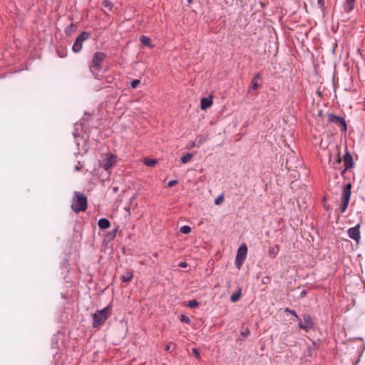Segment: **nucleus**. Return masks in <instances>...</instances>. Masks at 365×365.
<instances>
[{
    "label": "nucleus",
    "instance_id": "nucleus-1",
    "mask_svg": "<svg viewBox=\"0 0 365 365\" xmlns=\"http://www.w3.org/2000/svg\"><path fill=\"white\" fill-rule=\"evenodd\" d=\"M110 314V305H108L106 307L101 310H97L92 316L93 328H98L103 325L105 322L108 319Z\"/></svg>",
    "mask_w": 365,
    "mask_h": 365
},
{
    "label": "nucleus",
    "instance_id": "nucleus-2",
    "mask_svg": "<svg viewBox=\"0 0 365 365\" xmlns=\"http://www.w3.org/2000/svg\"><path fill=\"white\" fill-rule=\"evenodd\" d=\"M71 208L76 213L85 211L87 209L86 197L83 193L76 192L73 200Z\"/></svg>",
    "mask_w": 365,
    "mask_h": 365
},
{
    "label": "nucleus",
    "instance_id": "nucleus-3",
    "mask_svg": "<svg viewBox=\"0 0 365 365\" xmlns=\"http://www.w3.org/2000/svg\"><path fill=\"white\" fill-rule=\"evenodd\" d=\"M106 58V54L101 51H97L93 54L90 66V71L93 74L96 75L101 69V63Z\"/></svg>",
    "mask_w": 365,
    "mask_h": 365
},
{
    "label": "nucleus",
    "instance_id": "nucleus-4",
    "mask_svg": "<svg viewBox=\"0 0 365 365\" xmlns=\"http://www.w3.org/2000/svg\"><path fill=\"white\" fill-rule=\"evenodd\" d=\"M351 184L347 183L343 187L341 192V204L340 205L341 212L343 213L346 211L351 197Z\"/></svg>",
    "mask_w": 365,
    "mask_h": 365
},
{
    "label": "nucleus",
    "instance_id": "nucleus-5",
    "mask_svg": "<svg viewBox=\"0 0 365 365\" xmlns=\"http://www.w3.org/2000/svg\"><path fill=\"white\" fill-rule=\"evenodd\" d=\"M90 37V34L86 31H83L78 35L73 45L72 49L74 53H78L83 46V43Z\"/></svg>",
    "mask_w": 365,
    "mask_h": 365
},
{
    "label": "nucleus",
    "instance_id": "nucleus-6",
    "mask_svg": "<svg viewBox=\"0 0 365 365\" xmlns=\"http://www.w3.org/2000/svg\"><path fill=\"white\" fill-rule=\"evenodd\" d=\"M247 247L246 245L243 244L238 248L237 256L235 258V264L238 269H240L242 267L247 257Z\"/></svg>",
    "mask_w": 365,
    "mask_h": 365
},
{
    "label": "nucleus",
    "instance_id": "nucleus-7",
    "mask_svg": "<svg viewBox=\"0 0 365 365\" xmlns=\"http://www.w3.org/2000/svg\"><path fill=\"white\" fill-rule=\"evenodd\" d=\"M328 122L335 123L343 131H346L347 129L346 121L342 117L337 116L334 114H329Z\"/></svg>",
    "mask_w": 365,
    "mask_h": 365
},
{
    "label": "nucleus",
    "instance_id": "nucleus-8",
    "mask_svg": "<svg viewBox=\"0 0 365 365\" xmlns=\"http://www.w3.org/2000/svg\"><path fill=\"white\" fill-rule=\"evenodd\" d=\"M299 327L303 330L308 331L312 329L313 327V322L312 317L309 314H305L303 316V322L299 318Z\"/></svg>",
    "mask_w": 365,
    "mask_h": 365
},
{
    "label": "nucleus",
    "instance_id": "nucleus-9",
    "mask_svg": "<svg viewBox=\"0 0 365 365\" xmlns=\"http://www.w3.org/2000/svg\"><path fill=\"white\" fill-rule=\"evenodd\" d=\"M347 233L351 239L355 240L356 243L359 244L361 239L360 224H357L355 227L349 228Z\"/></svg>",
    "mask_w": 365,
    "mask_h": 365
},
{
    "label": "nucleus",
    "instance_id": "nucleus-10",
    "mask_svg": "<svg viewBox=\"0 0 365 365\" xmlns=\"http://www.w3.org/2000/svg\"><path fill=\"white\" fill-rule=\"evenodd\" d=\"M116 163V156L112 153H109L106 158L104 160L103 168L108 170L112 168Z\"/></svg>",
    "mask_w": 365,
    "mask_h": 365
},
{
    "label": "nucleus",
    "instance_id": "nucleus-11",
    "mask_svg": "<svg viewBox=\"0 0 365 365\" xmlns=\"http://www.w3.org/2000/svg\"><path fill=\"white\" fill-rule=\"evenodd\" d=\"M344 169L342 171V174H344L346 170L351 168L354 165V162L351 155L349 153H346L343 158Z\"/></svg>",
    "mask_w": 365,
    "mask_h": 365
},
{
    "label": "nucleus",
    "instance_id": "nucleus-12",
    "mask_svg": "<svg viewBox=\"0 0 365 365\" xmlns=\"http://www.w3.org/2000/svg\"><path fill=\"white\" fill-rule=\"evenodd\" d=\"M212 105V96L209 98H202L200 101V108L202 110H206Z\"/></svg>",
    "mask_w": 365,
    "mask_h": 365
},
{
    "label": "nucleus",
    "instance_id": "nucleus-13",
    "mask_svg": "<svg viewBox=\"0 0 365 365\" xmlns=\"http://www.w3.org/2000/svg\"><path fill=\"white\" fill-rule=\"evenodd\" d=\"M98 225L101 229H108L110 226L109 220L106 218H101L98 220Z\"/></svg>",
    "mask_w": 365,
    "mask_h": 365
},
{
    "label": "nucleus",
    "instance_id": "nucleus-14",
    "mask_svg": "<svg viewBox=\"0 0 365 365\" xmlns=\"http://www.w3.org/2000/svg\"><path fill=\"white\" fill-rule=\"evenodd\" d=\"M259 77H260L259 73H257L252 78V80L251 82V89L252 90L256 91L258 89V88H259L258 80H259Z\"/></svg>",
    "mask_w": 365,
    "mask_h": 365
},
{
    "label": "nucleus",
    "instance_id": "nucleus-15",
    "mask_svg": "<svg viewBox=\"0 0 365 365\" xmlns=\"http://www.w3.org/2000/svg\"><path fill=\"white\" fill-rule=\"evenodd\" d=\"M279 251V245H275V246H273V247H269V250H268V255L271 257L274 258L278 254Z\"/></svg>",
    "mask_w": 365,
    "mask_h": 365
},
{
    "label": "nucleus",
    "instance_id": "nucleus-16",
    "mask_svg": "<svg viewBox=\"0 0 365 365\" xmlns=\"http://www.w3.org/2000/svg\"><path fill=\"white\" fill-rule=\"evenodd\" d=\"M133 277V274L132 272L126 271L121 277V280L123 282H130Z\"/></svg>",
    "mask_w": 365,
    "mask_h": 365
},
{
    "label": "nucleus",
    "instance_id": "nucleus-17",
    "mask_svg": "<svg viewBox=\"0 0 365 365\" xmlns=\"http://www.w3.org/2000/svg\"><path fill=\"white\" fill-rule=\"evenodd\" d=\"M355 0H346L345 10L348 12L351 11L354 9Z\"/></svg>",
    "mask_w": 365,
    "mask_h": 365
},
{
    "label": "nucleus",
    "instance_id": "nucleus-18",
    "mask_svg": "<svg viewBox=\"0 0 365 365\" xmlns=\"http://www.w3.org/2000/svg\"><path fill=\"white\" fill-rule=\"evenodd\" d=\"M192 158H193V154L187 153L186 155H183L181 158L180 161L182 163L185 164V163L190 162Z\"/></svg>",
    "mask_w": 365,
    "mask_h": 365
},
{
    "label": "nucleus",
    "instance_id": "nucleus-19",
    "mask_svg": "<svg viewBox=\"0 0 365 365\" xmlns=\"http://www.w3.org/2000/svg\"><path fill=\"white\" fill-rule=\"evenodd\" d=\"M140 40L143 45L152 47L150 44L151 41L149 37H147L145 36H141Z\"/></svg>",
    "mask_w": 365,
    "mask_h": 365
},
{
    "label": "nucleus",
    "instance_id": "nucleus-20",
    "mask_svg": "<svg viewBox=\"0 0 365 365\" xmlns=\"http://www.w3.org/2000/svg\"><path fill=\"white\" fill-rule=\"evenodd\" d=\"M241 297V291L239 289L237 292L233 293L230 299L232 302H237Z\"/></svg>",
    "mask_w": 365,
    "mask_h": 365
},
{
    "label": "nucleus",
    "instance_id": "nucleus-21",
    "mask_svg": "<svg viewBox=\"0 0 365 365\" xmlns=\"http://www.w3.org/2000/svg\"><path fill=\"white\" fill-rule=\"evenodd\" d=\"M144 163L148 166L152 167L155 165L156 160L154 159L145 158L144 159Z\"/></svg>",
    "mask_w": 365,
    "mask_h": 365
},
{
    "label": "nucleus",
    "instance_id": "nucleus-22",
    "mask_svg": "<svg viewBox=\"0 0 365 365\" xmlns=\"http://www.w3.org/2000/svg\"><path fill=\"white\" fill-rule=\"evenodd\" d=\"M180 232L183 234H189L191 232V227L188 225H184L180 228Z\"/></svg>",
    "mask_w": 365,
    "mask_h": 365
},
{
    "label": "nucleus",
    "instance_id": "nucleus-23",
    "mask_svg": "<svg viewBox=\"0 0 365 365\" xmlns=\"http://www.w3.org/2000/svg\"><path fill=\"white\" fill-rule=\"evenodd\" d=\"M102 5L108 9L109 10H111L113 4L109 0H104L102 2Z\"/></svg>",
    "mask_w": 365,
    "mask_h": 365
},
{
    "label": "nucleus",
    "instance_id": "nucleus-24",
    "mask_svg": "<svg viewBox=\"0 0 365 365\" xmlns=\"http://www.w3.org/2000/svg\"><path fill=\"white\" fill-rule=\"evenodd\" d=\"M187 305L190 307V308H196L198 307L199 305V303L198 302H197L196 300H190L188 302V304Z\"/></svg>",
    "mask_w": 365,
    "mask_h": 365
},
{
    "label": "nucleus",
    "instance_id": "nucleus-25",
    "mask_svg": "<svg viewBox=\"0 0 365 365\" xmlns=\"http://www.w3.org/2000/svg\"><path fill=\"white\" fill-rule=\"evenodd\" d=\"M224 201V196L223 195H221L220 196H218L217 198H215V205H220L221 203H222V202Z\"/></svg>",
    "mask_w": 365,
    "mask_h": 365
},
{
    "label": "nucleus",
    "instance_id": "nucleus-26",
    "mask_svg": "<svg viewBox=\"0 0 365 365\" xmlns=\"http://www.w3.org/2000/svg\"><path fill=\"white\" fill-rule=\"evenodd\" d=\"M180 321L183 323H185V324H190V319L188 317L185 316V315H183L182 314L180 316Z\"/></svg>",
    "mask_w": 365,
    "mask_h": 365
},
{
    "label": "nucleus",
    "instance_id": "nucleus-27",
    "mask_svg": "<svg viewBox=\"0 0 365 365\" xmlns=\"http://www.w3.org/2000/svg\"><path fill=\"white\" fill-rule=\"evenodd\" d=\"M285 312H289L291 314H292L297 320L299 319V317H298V315L297 314L296 312L294 310H292L289 308H286L285 309Z\"/></svg>",
    "mask_w": 365,
    "mask_h": 365
},
{
    "label": "nucleus",
    "instance_id": "nucleus-28",
    "mask_svg": "<svg viewBox=\"0 0 365 365\" xmlns=\"http://www.w3.org/2000/svg\"><path fill=\"white\" fill-rule=\"evenodd\" d=\"M140 80L138 79H135L133 80L131 83H130V86L133 88H136L138 87V86L140 84Z\"/></svg>",
    "mask_w": 365,
    "mask_h": 365
},
{
    "label": "nucleus",
    "instance_id": "nucleus-29",
    "mask_svg": "<svg viewBox=\"0 0 365 365\" xmlns=\"http://www.w3.org/2000/svg\"><path fill=\"white\" fill-rule=\"evenodd\" d=\"M341 159L339 155H338L336 160L332 163L333 167L336 168V165H339L341 163Z\"/></svg>",
    "mask_w": 365,
    "mask_h": 365
},
{
    "label": "nucleus",
    "instance_id": "nucleus-30",
    "mask_svg": "<svg viewBox=\"0 0 365 365\" xmlns=\"http://www.w3.org/2000/svg\"><path fill=\"white\" fill-rule=\"evenodd\" d=\"M192 353L196 358H200V355L197 349L193 348L192 349Z\"/></svg>",
    "mask_w": 365,
    "mask_h": 365
},
{
    "label": "nucleus",
    "instance_id": "nucleus-31",
    "mask_svg": "<svg viewBox=\"0 0 365 365\" xmlns=\"http://www.w3.org/2000/svg\"><path fill=\"white\" fill-rule=\"evenodd\" d=\"M177 184H178V180H170V181H169L168 182V187H173V186H174V185H175Z\"/></svg>",
    "mask_w": 365,
    "mask_h": 365
},
{
    "label": "nucleus",
    "instance_id": "nucleus-32",
    "mask_svg": "<svg viewBox=\"0 0 365 365\" xmlns=\"http://www.w3.org/2000/svg\"><path fill=\"white\" fill-rule=\"evenodd\" d=\"M195 143H194V142H190V143L187 145V149H191V148H194V147H195Z\"/></svg>",
    "mask_w": 365,
    "mask_h": 365
},
{
    "label": "nucleus",
    "instance_id": "nucleus-33",
    "mask_svg": "<svg viewBox=\"0 0 365 365\" xmlns=\"http://www.w3.org/2000/svg\"><path fill=\"white\" fill-rule=\"evenodd\" d=\"M178 266L180 267H184L185 268V267H187V264L186 262H181L179 263Z\"/></svg>",
    "mask_w": 365,
    "mask_h": 365
},
{
    "label": "nucleus",
    "instance_id": "nucleus-34",
    "mask_svg": "<svg viewBox=\"0 0 365 365\" xmlns=\"http://www.w3.org/2000/svg\"><path fill=\"white\" fill-rule=\"evenodd\" d=\"M83 168V165L81 164L80 162L78 163V165L76 166V170H81Z\"/></svg>",
    "mask_w": 365,
    "mask_h": 365
},
{
    "label": "nucleus",
    "instance_id": "nucleus-35",
    "mask_svg": "<svg viewBox=\"0 0 365 365\" xmlns=\"http://www.w3.org/2000/svg\"><path fill=\"white\" fill-rule=\"evenodd\" d=\"M171 346H172V344H171V343H170V344H168V345L165 346V350H166V351H170V349H171Z\"/></svg>",
    "mask_w": 365,
    "mask_h": 365
},
{
    "label": "nucleus",
    "instance_id": "nucleus-36",
    "mask_svg": "<svg viewBox=\"0 0 365 365\" xmlns=\"http://www.w3.org/2000/svg\"><path fill=\"white\" fill-rule=\"evenodd\" d=\"M249 334V331H247L246 332H242L241 334L242 336L246 337Z\"/></svg>",
    "mask_w": 365,
    "mask_h": 365
},
{
    "label": "nucleus",
    "instance_id": "nucleus-37",
    "mask_svg": "<svg viewBox=\"0 0 365 365\" xmlns=\"http://www.w3.org/2000/svg\"><path fill=\"white\" fill-rule=\"evenodd\" d=\"M318 1V4H320V5H323L324 4V0H317Z\"/></svg>",
    "mask_w": 365,
    "mask_h": 365
},
{
    "label": "nucleus",
    "instance_id": "nucleus-38",
    "mask_svg": "<svg viewBox=\"0 0 365 365\" xmlns=\"http://www.w3.org/2000/svg\"><path fill=\"white\" fill-rule=\"evenodd\" d=\"M113 191H114L115 192H116L118 191V187H114V188H113Z\"/></svg>",
    "mask_w": 365,
    "mask_h": 365
}]
</instances>
